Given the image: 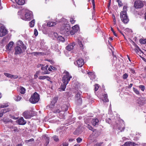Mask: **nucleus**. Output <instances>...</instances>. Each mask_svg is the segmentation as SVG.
<instances>
[{"mask_svg": "<svg viewBox=\"0 0 146 146\" xmlns=\"http://www.w3.org/2000/svg\"><path fill=\"white\" fill-rule=\"evenodd\" d=\"M72 78L69 73L66 71H64L63 73V77L62 81V83L61 85L60 88L63 91H64L70 79Z\"/></svg>", "mask_w": 146, "mask_h": 146, "instance_id": "nucleus-1", "label": "nucleus"}, {"mask_svg": "<svg viewBox=\"0 0 146 146\" xmlns=\"http://www.w3.org/2000/svg\"><path fill=\"white\" fill-rule=\"evenodd\" d=\"M127 7L124 6L123 7V11L120 14V17L121 20L125 24L127 23L129 21L127 15Z\"/></svg>", "mask_w": 146, "mask_h": 146, "instance_id": "nucleus-2", "label": "nucleus"}, {"mask_svg": "<svg viewBox=\"0 0 146 146\" xmlns=\"http://www.w3.org/2000/svg\"><path fill=\"white\" fill-rule=\"evenodd\" d=\"M39 100V95L37 92H35L31 95L29 101L31 103L35 104L38 102Z\"/></svg>", "mask_w": 146, "mask_h": 146, "instance_id": "nucleus-3", "label": "nucleus"}, {"mask_svg": "<svg viewBox=\"0 0 146 146\" xmlns=\"http://www.w3.org/2000/svg\"><path fill=\"white\" fill-rule=\"evenodd\" d=\"M21 19L25 21H30L33 18L32 12L31 11L27 10L26 11V13L24 17H21Z\"/></svg>", "mask_w": 146, "mask_h": 146, "instance_id": "nucleus-4", "label": "nucleus"}, {"mask_svg": "<svg viewBox=\"0 0 146 146\" xmlns=\"http://www.w3.org/2000/svg\"><path fill=\"white\" fill-rule=\"evenodd\" d=\"M144 6L143 3L140 0H136L134 2V7L136 9H140Z\"/></svg>", "mask_w": 146, "mask_h": 146, "instance_id": "nucleus-5", "label": "nucleus"}, {"mask_svg": "<svg viewBox=\"0 0 146 146\" xmlns=\"http://www.w3.org/2000/svg\"><path fill=\"white\" fill-rule=\"evenodd\" d=\"M7 33V30L5 29V27L2 26L0 28V37H2L5 35Z\"/></svg>", "mask_w": 146, "mask_h": 146, "instance_id": "nucleus-6", "label": "nucleus"}, {"mask_svg": "<svg viewBox=\"0 0 146 146\" xmlns=\"http://www.w3.org/2000/svg\"><path fill=\"white\" fill-rule=\"evenodd\" d=\"M74 64L78 67H81L84 64V60L81 58H79L77 59L76 62H74Z\"/></svg>", "mask_w": 146, "mask_h": 146, "instance_id": "nucleus-7", "label": "nucleus"}, {"mask_svg": "<svg viewBox=\"0 0 146 146\" xmlns=\"http://www.w3.org/2000/svg\"><path fill=\"white\" fill-rule=\"evenodd\" d=\"M23 116L26 119H29L32 116L31 111H26L23 113Z\"/></svg>", "mask_w": 146, "mask_h": 146, "instance_id": "nucleus-8", "label": "nucleus"}, {"mask_svg": "<svg viewBox=\"0 0 146 146\" xmlns=\"http://www.w3.org/2000/svg\"><path fill=\"white\" fill-rule=\"evenodd\" d=\"M48 65H46L44 67H42L41 69L42 70L41 72L42 74H49L50 72L48 71L47 68Z\"/></svg>", "mask_w": 146, "mask_h": 146, "instance_id": "nucleus-9", "label": "nucleus"}, {"mask_svg": "<svg viewBox=\"0 0 146 146\" xmlns=\"http://www.w3.org/2000/svg\"><path fill=\"white\" fill-rule=\"evenodd\" d=\"M137 101L138 103L141 105L146 104V99L145 98L141 97L138 99Z\"/></svg>", "mask_w": 146, "mask_h": 146, "instance_id": "nucleus-10", "label": "nucleus"}, {"mask_svg": "<svg viewBox=\"0 0 146 146\" xmlns=\"http://www.w3.org/2000/svg\"><path fill=\"white\" fill-rule=\"evenodd\" d=\"M15 54H19L22 52L21 47L17 46L15 48Z\"/></svg>", "mask_w": 146, "mask_h": 146, "instance_id": "nucleus-11", "label": "nucleus"}, {"mask_svg": "<svg viewBox=\"0 0 146 146\" xmlns=\"http://www.w3.org/2000/svg\"><path fill=\"white\" fill-rule=\"evenodd\" d=\"M17 121L18 124L20 125H24L26 123V121L24 120L23 117H21Z\"/></svg>", "mask_w": 146, "mask_h": 146, "instance_id": "nucleus-12", "label": "nucleus"}, {"mask_svg": "<svg viewBox=\"0 0 146 146\" xmlns=\"http://www.w3.org/2000/svg\"><path fill=\"white\" fill-rule=\"evenodd\" d=\"M75 45V43L74 42H72L66 46V49L69 51H70L73 48Z\"/></svg>", "mask_w": 146, "mask_h": 146, "instance_id": "nucleus-13", "label": "nucleus"}, {"mask_svg": "<svg viewBox=\"0 0 146 146\" xmlns=\"http://www.w3.org/2000/svg\"><path fill=\"white\" fill-rule=\"evenodd\" d=\"M87 73L88 74L89 77L91 80L94 79L95 78V76L94 73L92 72H87Z\"/></svg>", "mask_w": 146, "mask_h": 146, "instance_id": "nucleus-14", "label": "nucleus"}, {"mask_svg": "<svg viewBox=\"0 0 146 146\" xmlns=\"http://www.w3.org/2000/svg\"><path fill=\"white\" fill-rule=\"evenodd\" d=\"M92 124L94 126H96L98 125L99 120L97 118L93 119L92 121Z\"/></svg>", "mask_w": 146, "mask_h": 146, "instance_id": "nucleus-15", "label": "nucleus"}, {"mask_svg": "<svg viewBox=\"0 0 146 146\" xmlns=\"http://www.w3.org/2000/svg\"><path fill=\"white\" fill-rule=\"evenodd\" d=\"M69 26V25H68V26H66L64 27V28L62 31V33H65L69 31L70 29V27Z\"/></svg>", "mask_w": 146, "mask_h": 146, "instance_id": "nucleus-16", "label": "nucleus"}, {"mask_svg": "<svg viewBox=\"0 0 146 146\" xmlns=\"http://www.w3.org/2000/svg\"><path fill=\"white\" fill-rule=\"evenodd\" d=\"M13 42H11L9 43L7 46H6V49L8 50H10L11 48L12 47Z\"/></svg>", "mask_w": 146, "mask_h": 146, "instance_id": "nucleus-17", "label": "nucleus"}, {"mask_svg": "<svg viewBox=\"0 0 146 146\" xmlns=\"http://www.w3.org/2000/svg\"><path fill=\"white\" fill-rule=\"evenodd\" d=\"M33 54L35 56H44L45 55L43 52H33Z\"/></svg>", "mask_w": 146, "mask_h": 146, "instance_id": "nucleus-18", "label": "nucleus"}, {"mask_svg": "<svg viewBox=\"0 0 146 146\" xmlns=\"http://www.w3.org/2000/svg\"><path fill=\"white\" fill-rule=\"evenodd\" d=\"M15 1L16 3L20 5H23L25 3V0H15Z\"/></svg>", "mask_w": 146, "mask_h": 146, "instance_id": "nucleus-19", "label": "nucleus"}, {"mask_svg": "<svg viewBox=\"0 0 146 146\" xmlns=\"http://www.w3.org/2000/svg\"><path fill=\"white\" fill-rule=\"evenodd\" d=\"M61 111H66L68 110V107L66 104H64L62 107H60Z\"/></svg>", "mask_w": 146, "mask_h": 146, "instance_id": "nucleus-20", "label": "nucleus"}, {"mask_svg": "<svg viewBox=\"0 0 146 146\" xmlns=\"http://www.w3.org/2000/svg\"><path fill=\"white\" fill-rule=\"evenodd\" d=\"M82 131L81 129L79 128H77L75 131L74 132V134L76 135H79L81 133Z\"/></svg>", "mask_w": 146, "mask_h": 146, "instance_id": "nucleus-21", "label": "nucleus"}, {"mask_svg": "<svg viewBox=\"0 0 146 146\" xmlns=\"http://www.w3.org/2000/svg\"><path fill=\"white\" fill-rule=\"evenodd\" d=\"M72 29L74 32L76 33L79 30V27L78 25H76L73 27H72Z\"/></svg>", "mask_w": 146, "mask_h": 146, "instance_id": "nucleus-22", "label": "nucleus"}, {"mask_svg": "<svg viewBox=\"0 0 146 146\" xmlns=\"http://www.w3.org/2000/svg\"><path fill=\"white\" fill-rule=\"evenodd\" d=\"M108 96L107 95V94H105L103 96V97L102 98V100L104 102H108V99L107 98Z\"/></svg>", "mask_w": 146, "mask_h": 146, "instance_id": "nucleus-23", "label": "nucleus"}, {"mask_svg": "<svg viewBox=\"0 0 146 146\" xmlns=\"http://www.w3.org/2000/svg\"><path fill=\"white\" fill-rule=\"evenodd\" d=\"M56 23L52 21H49L47 24V25L48 27H52L55 25Z\"/></svg>", "mask_w": 146, "mask_h": 146, "instance_id": "nucleus-24", "label": "nucleus"}, {"mask_svg": "<svg viewBox=\"0 0 146 146\" xmlns=\"http://www.w3.org/2000/svg\"><path fill=\"white\" fill-rule=\"evenodd\" d=\"M60 109V107L59 106L58 108L54 110L53 111V112L55 113H59L61 111Z\"/></svg>", "mask_w": 146, "mask_h": 146, "instance_id": "nucleus-25", "label": "nucleus"}, {"mask_svg": "<svg viewBox=\"0 0 146 146\" xmlns=\"http://www.w3.org/2000/svg\"><path fill=\"white\" fill-rule=\"evenodd\" d=\"M10 110V109L9 108H4L1 110L2 113L3 114L4 113L9 111Z\"/></svg>", "mask_w": 146, "mask_h": 146, "instance_id": "nucleus-26", "label": "nucleus"}, {"mask_svg": "<svg viewBox=\"0 0 146 146\" xmlns=\"http://www.w3.org/2000/svg\"><path fill=\"white\" fill-rule=\"evenodd\" d=\"M57 39L58 40L62 42H64L65 41V39L64 38L61 36H59L58 37Z\"/></svg>", "mask_w": 146, "mask_h": 146, "instance_id": "nucleus-27", "label": "nucleus"}, {"mask_svg": "<svg viewBox=\"0 0 146 146\" xmlns=\"http://www.w3.org/2000/svg\"><path fill=\"white\" fill-rule=\"evenodd\" d=\"M133 143L130 141H128L125 142L123 145V146H129L130 145H133Z\"/></svg>", "mask_w": 146, "mask_h": 146, "instance_id": "nucleus-28", "label": "nucleus"}, {"mask_svg": "<svg viewBox=\"0 0 146 146\" xmlns=\"http://www.w3.org/2000/svg\"><path fill=\"white\" fill-rule=\"evenodd\" d=\"M26 90L23 87H21L20 89V92L21 94H24L25 93Z\"/></svg>", "mask_w": 146, "mask_h": 146, "instance_id": "nucleus-29", "label": "nucleus"}, {"mask_svg": "<svg viewBox=\"0 0 146 146\" xmlns=\"http://www.w3.org/2000/svg\"><path fill=\"white\" fill-rule=\"evenodd\" d=\"M49 139H50V138L49 137H46V138H45L46 142L44 144V145H45L46 146H47V145L49 143Z\"/></svg>", "mask_w": 146, "mask_h": 146, "instance_id": "nucleus-30", "label": "nucleus"}, {"mask_svg": "<svg viewBox=\"0 0 146 146\" xmlns=\"http://www.w3.org/2000/svg\"><path fill=\"white\" fill-rule=\"evenodd\" d=\"M35 23V20H33L29 23V25L31 27H33L34 26Z\"/></svg>", "mask_w": 146, "mask_h": 146, "instance_id": "nucleus-31", "label": "nucleus"}, {"mask_svg": "<svg viewBox=\"0 0 146 146\" xmlns=\"http://www.w3.org/2000/svg\"><path fill=\"white\" fill-rule=\"evenodd\" d=\"M58 99L57 98H54L53 100L51 102V104L52 105H54L55 103L56 102Z\"/></svg>", "mask_w": 146, "mask_h": 146, "instance_id": "nucleus-32", "label": "nucleus"}, {"mask_svg": "<svg viewBox=\"0 0 146 146\" xmlns=\"http://www.w3.org/2000/svg\"><path fill=\"white\" fill-rule=\"evenodd\" d=\"M139 42L141 44H146V39H143L142 38H141L139 40Z\"/></svg>", "mask_w": 146, "mask_h": 146, "instance_id": "nucleus-33", "label": "nucleus"}, {"mask_svg": "<svg viewBox=\"0 0 146 146\" xmlns=\"http://www.w3.org/2000/svg\"><path fill=\"white\" fill-rule=\"evenodd\" d=\"M139 87L142 91H144L145 89V86L143 85H140L139 86Z\"/></svg>", "mask_w": 146, "mask_h": 146, "instance_id": "nucleus-34", "label": "nucleus"}, {"mask_svg": "<svg viewBox=\"0 0 146 146\" xmlns=\"http://www.w3.org/2000/svg\"><path fill=\"white\" fill-rule=\"evenodd\" d=\"M133 90L134 92H135V93L139 95V92L137 89L133 87Z\"/></svg>", "mask_w": 146, "mask_h": 146, "instance_id": "nucleus-35", "label": "nucleus"}, {"mask_svg": "<svg viewBox=\"0 0 146 146\" xmlns=\"http://www.w3.org/2000/svg\"><path fill=\"white\" fill-rule=\"evenodd\" d=\"M52 138L54 141L57 142L59 141V139L58 136L56 135H54L52 137Z\"/></svg>", "mask_w": 146, "mask_h": 146, "instance_id": "nucleus-36", "label": "nucleus"}, {"mask_svg": "<svg viewBox=\"0 0 146 146\" xmlns=\"http://www.w3.org/2000/svg\"><path fill=\"white\" fill-rule=\"evenodd\" d=\"M78 44H79L80 47L81 48V49H83V46L82 43V42L81 41H80L79 40L78 41Z\"/></svg>", "mask_w": 146, "mask_h": 146, "instance_id": "nucleus-37", "label": "nucleus"}, {"mask_svg": "<svg viewBox=\"0 0 146 146\" xmlns=\"http://www.w3.org/2000/svg\"><path fill=\"white\" fill-rule=\"evenodd\" d=\"M81 94L79 92H78L76 96V98L77 99L79 98H81Z\"/></svg>", "mask_w": 146, "mask_h": 146, "instance_id": "nucleus-38", "label": "nucleus"}, {"mask_svg": "<svg viewBox=\"0 0 146 146\" xmlns=\"http://www.w3.org/2000/svg\"><path fill=\"white\" fill-rule=\"evenodd\" d=\"M21 45H20V46L23 49L25 50L26 49V46L21 41L20 42Z\"/></svg>", "mask_w": 146, "mask_h": 146, "instance_id": "nucleus-39", "label": "nucleus"}, {"mask_svg": "<svg viewBox=\"0 0 146 146\" xmlns=\"http://www.w3.org/2000/svg\"><path fill=\"white\" fill-rule=\"evenodd\" d=\"M76 99L77 100V103L78 104H81L82 103V100L81 98H79Z\"/></svg>", "mask_w": 146, "mask_h": 146, "instance_id": "nucleus-40", "label": "nucleus"}, {"mask_svg": "<svg viewBox=\"0 0 146 146\" xmlns=\"http://www.w3.org/2000/svg\"><path fill=\"white\" fill-rule=\"evenodd\" d=\"M46 76H40L38 78L40 80H44L47 77Z\"/></svg>", "mask_w": 146, "mask_h": 146, "instance_id": "nucleus-41", "label": "nucleus"}, {"mask_svg": "<svg viewBox=\"0 0 146 146\" xmlns=\"http://www.w3.org/2000/svg\"><path fill=\"white\" fill-rule=\"evenodd\" d=\"M103 143V142H97L94 145V146H101Z\"/></svg>", "mask_w": 146, "mask_h": 146, "instance_id": "nucleus-42", "label": "nucleus"}, {"mask_svg": "<svg viewBox=\"0 0 146 146\" xmlns=\"http://www.w3.org/2000/svg\"><path fill=\"white\" fill-rule=\"evenodd\" d=\"M117 2L118 3V6L119 7H121L123 5V4L120 0H117Z\"/></svg>", "mask_w": 146, "mask_h": 146, "instance_id": "nucleus-43", "label": "nucleus"}, {"mask_svg": "<svg viewBox=\"0 0 146 146\" xmlns=\"http://www.w3.org/2000/svg\"><path fill=\"white\" fill-rule=\"evenodd\" d=\"M88 128L90 130L92 131L93 132H94L95 130V129H94L90 125H88Z\"/></svg>", "mask_w": 146, "mask_h": 146, "instance_id": "nucleus-44", "label": "nucleus"}, {"mask_svg": "<svg viewBox=\"0 0 146 146\" xmlns=\"http://www.w3.org/2000/svg\"><path fill=\"white\" fill-rule=\"evenodd\" d=\"M18 78V76L17 75H11V78H13L14 79H16Z\"/></svg>", "mask_w": 146, "mask_h": 146, "instance_id": "nucleus-45", "label": "nucleus"}, {"mask_svg": "<svg viewBox=\"0 0 146 146\" xmlns=\"http://www.w3.org/2000/svg\"><path fill=\"white\" fill-rule=\"evenodd\" d=\"M8 106V105L7 104H1L0 105V108H4Z\"/></svg>", "mask_w": 146, "mask_h": 146, "instance_id": "nucleus-46", "label": "nucleus"}, {"mask_svg": "<svg viewBox=\"0 0 146 146\" xmlns=\"http://www.w3.org/2000/svg\"><path fill=\"white\" fill-rule=\"evenodd\" d=\"M128 77V74L127 73H125L123 75L122 77L124 79H125Z\"/></svg>", "mask_w": 146, "mask_h": 146, "instance_id": "nucleus-47", "label": "nucleus"}, {"mask_svg": "<svg viewBox=\"0 0 146 146\" xmlns=\"http://www.w3.org/2000/svg\"><path fill=\"white\" fill-rule=\"evenodd\" d=\"M4 75L7 77L11 78V74L6 73H4Z\"/></svg>", "mask_w": 146, "mask_h": 146, "instance_id": "nucleus-48", "label": "nucleus"}, {"mask_svg": "<svg viewBox=\"0 0 146 146\" xmlns=\"http://www.w3.org/2000/svg\"><path fill=\"white\" fill-rule=\"evenodd\" d=\"M133 41V44L135 45V47L137 48V49H138V50L140 51L141 52V50L139 47L136 44H135V43L134 42H133V41Z\"/></svg>", "mask_w": 146, "mask_h": 146, "instance_id": "nucleus-49", "label": "nucleus"}, {"mask_svg": "<svg viewBox=\"0 0 146 146\" xmlns=\"http://www.w3.org/2000/svg\"><path fill=\"white\" fill-rule=\"evenodd\" d=\"M38 34V32L37 30L36 29H35L34 30V35L35 36H37Z\"/></svg>", "mask_w": 146, "mask_h": 146, "instance_id": "nucleus-50", "label": "nucleus"}, {"mask_svg": "<svg viewBox=\"0 0 146 146\" xmlns=\"http://www.w3.org/2000/svg\"><path fill=\"white\" fill-rule=\"evenodd\" d=\"M76 141L78 143H80L82 141V139L78 137L77 138Z\"/></svg>", "mask_w": 146, "mask_h": 146, "instance_id": "nucleus-51", "label": "nucleus"}, {"mask_svg": "<svg viewBox=\"0 0 146 146\" xmlns=\"http://www.w3.org/2000/svg\"><path fill=\"white\" fill-rule=\"evenodd\" d=\"M95 90L96 91L98 90V89L99 88V86H98V84H95Z\"/></svg>", "mask_w": 146, "mask_h": 146, "instance_id": "nucleus-52", "label": "nucleus"}, {"mask_svg": "<svg viewBox=\"0 0 146 146\" xmlns=\"http://www.w3.org/2000/svg\"><path fill=\"white\" fill-rule=\"evenodd\" d=\"M129 69L130 70V71L131 72V73H132V74H135V71L133 69L129 68Z\"/></svg>", "mask_w": 146, "mask_h": 146, "instance_id": "nucleus-53", "label": "nucleus"}, {"mask_svg": "<svg viewBox=\"0 0 146 146\" xmlns=\"http://www.w3.org/2000/svg\"><path fill=\"white\" fill-rule=\"evenodd\" d=\"M111 31L113 32V34L115 36H117L116 34L115 33V32L114 31L113 28L112 27L111 28Z\"/></svg>", "mask_w": 146, "mask_h": 146, "instance_id": "nucleus-54", "label": "nucleus"}, {"mask_svg": "<svg viewBox=\"0 0 146 146\" xmlns=\"http://www.w3.org/2000/svg\"><path fill=\"white\" fill-rule=\"evenodd\" d=\"M21 99V97L19 96H18L16 97V100L17 101H19Z\"/></svg>", "mask_w": 146, "mask_h": 146, "instance_id": "nucleus-55", "label": "nucleus"}, {"mask_svg": "<svg viewBox=\"0 0 146 146\" xmlns=\"http://www.w3.org/2000/svg\"><path fill=\"white\" fill-rule=\"evenodd\" d=\"M72 29L70 31V33L71 35H73L75 33H76Z\"/></svg>", "mask_w": 146, "mask_h": 146, "instance_id": "nucleus-56", "label": "nucleus"}, {"mask_svg": "<svg viewBox=\"0 0 146 146\" xmlns=\"http://www.w3.org/2000/svg\"><path fill=\"white\" fill-rule=\"evenodd\" d=\"M70 22L72 24H74L75 23V21L73 18H71L70 19Z\"/></svg>", "mask_w": 146, "mask_h": 146, "instance_id": "nucleus-57", "label": "nucleus"}, {"mask_svg": "<svg viewBox=\"0 0 146 146\" xmlns=\"http://www.w3.org/2000/svg\"><path fill=\"white\" fill-rule=\"evenodd\" d=\"M53 36L55 37L57 39L58 37V34L56 33H54L53 34Z\"/></svg>", "mask_w": 146, "mask_h": 146, "instance_id": "nucleus-58", "label": "nucleus"}, {"mask_svg": "<svg viewBox=\"0 0 146 146\" xmlns=\"http://www.w3.org/2000/svg\"><path fill=\"white\" fill-rule=\"evenodd\" d=\"M34 141V139L33 138H32V139H30L29 140L26 141V143H28V142H31V141Z\"/></svg>", "mask_w": 146, "mask_h": 146, "instance_id": "nucleus-59", "label": "nucleus"}, {"mask_svg": "<svg viewBox=\"0 0 146 146\" xmlns=\"http://www.w3.org/2000/svg\"><path fill=\"white\" fill-rule=\"evenodd\" d=\"M13 129V130L15 132H17L18 131V129L16 127H13L12 128Z\"/></svg>", "mask_w": 146, "mask_h": 146, "instance_id": "nucleus-60", "label": "nucleus"}, {"mask_svg": "<svg viewBox=\"0 0 146 146\" xmlns=\"http://www.w3.org/2000/svg\"><path fill=\"white\" fill-rule=\"evenodd\" d=\"M92 2L93 4V9H95V4L94 0H92Z\"/></svg>", "mask_w": 146, "mask_h": 146, "instance_id": "nucleus-61", "label": "nucleus"}, {"mask_svg": "<svg viewBox=\"0 0 146 146\" xmlns=\"http://www.w3.org/2000/svg\"><path fill=\"white\" fill-rule=\"evenodd\" d=\"M119 130L121 132L123 131H124L125 128L124 127H123L122 128H121V127H119L118 128Z\"/></svg>", "mask_w": 146, "mask_h": 146, "instance_id": "nucleus-62", "label": "nucleus"}, {"mask_svg": "<svg viewBox=\"0 0 146 146\" xmlns=\"http://www.w3.org/2000/svg\"><path fill=\"white\" fill-rule=\"evenodd\" d=\"M68 144L66 142H64L62 144L63 146H68Z\"/></svg>", "mask_w": 146, "mask_h": 146, "instance_id": "nucleus-63", "label": "nucleus"}, {"mask_svg": "<svg viewBox=\"0 0 146 146\" xmlns=\"http://www.w3.org/2000/svg\"><path fill=\"white\" fill-rule=\"evenodd\" d=\"M110 121L111 119L110 118H108V119L106 120V122L110 124Z\"/></svg>", "mask_w": 146, "mask_h": 146, "instance_id": "nucleus-64", "label": "nucleus"}]
</instances>
